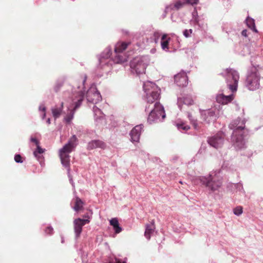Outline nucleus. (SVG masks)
Segmentation results:
<instances>
[{"instance_id":"f257e3e1","label":"nucleus","mask_w":263,"mask_h":263,"mask_svg":"<svg viewBox=\"0 0 263 263\" xmlns=\"http://www.w3.org/2000/svg\"><path fill=\"white\" fill-rule=\"evenodd\" d=\"M145 93L144 100L149 104L145 106V111L150 112L147 118V122L151 124L162 122L166 117L163 106L157 101L160 94V89L153 82L146 81L143 84Z\"/></svg>"},{"instance_id":"f03ea898","label":"nucleus","mask_w":263,"mask_h":263,"mask_svg":"<svg viewBox=\"0 0 263 263\" xmlns=\"http://www.w3.org/2000/svg\"><path fill=\"white\" fill-rule=\"evenodd\" d=\"M129 43L118 42L114 47V52H111V48L110 46L107 47L102 52L99 57V66L103 68L105 66L111 65L110 63L112 61L115 63H121L126 61L125 57L123 54L127 47Z\"/></svg>"},{"instance_id":"7ed1b4c3","label":"nucleus","mask_w":263,"mask_h":263,"mask_svg":"<svg viewBox=\"0 0 263 263\" xmlns=\"http://www.w3.org/2000/svg\"><path fill=\"white\" fill-rule=\"evenodd\" d=\"M87 76L84 74L82 78V82L79 84H77L73 86L72 89V101L74 104L73 109L70 110L64 118V121L66 123H70L73 119L76 110H77L82 104V102L84 99V89L85 88L84 84L86 80Z\"/></svg>"},{"instance_id":"20e7f679","label":"nucleus","mask_w":263,"mask_h":263,"mask_svg":"<svg viewBox=\"0 0 263 263\" xmlns=\"http://www.w3.org/2000/svg\"><path fill=\"white\" fill-rule=\"evenodd\" d=\"M220 173V171L212 172L207 176L198 177L196 180L206 188L209 193L219 192L222 184Z\"/></svg>"},{"instance_id":"39448f33","label":"nucleus","mask_w":263,"mask_h":263,"mask_svg":"<svg viewBox=\"0 0 263 263\" xmlns=\"http://www.w3.org/2000/svg\"><path fill=\"white\" fill-rule=\"evenodd\" d=\"M220 74L225 78L229 89L232 92L236 91L239 79V74L238 71L232 68H226L220 73Z\"/></svg>"},{"instance_id":"423d86ee","label":"nucleus","mask_w":263,"mask_h":263,"mask_svg":"<svg viewBox=\"0 0 263 263\" xmlns=\"http://www.w3.org/2000/svg\"><path fill=\"white\" fill-rule=\"evenodd\" d=\"M259 80L260 74L257 69L255 66L251 67L247 76L246 86L250 90H255L260 86Z\"/></svg>"},{"instance_id":"0eeeda50","label":"nucleus","mask_w":263,"mask_h":263,"mask_svg":"<svg viewBox=\"0 0 263 263\" xmlns=\"http://www.w3.org/2000/svg\"><path fill=\"white\" fill-rule=\"evenodd\" d=\"M149 62V57L146 55L134 58L130 63L132 72L137 75L144 73Z\"/></svg>"},{"instance_id":"6e6552de","label":"nucleus","mask_w":263,"mask_h":263,"mask_svg":"<svg viewBox=\"0 0 263 263\" xmlns=\"http://www.w3.org/2000/svg\"><path fill=\"white\" fill-rule=\"evenodd\" d=\"M86 98L88 102L97 104L102 101V96L95 85H91L86 93Z\"/></svg>"},{"instance_id":"1a4fd4ad","label":"nucleus","mask_w":263,"mask_h":263,"mask_svg":"<svg viewBox=\"0 0 263 263\" xmlns=\"http://www.w3.org/2000/svg\"><path fill=\"white\" fill-rule=\"evenodd\" d=\"M224 135L222 132H219L208 139V143L215 148L221 147L223 144Z\"/></svg>"},{"instance_id":"9d476101","label":"nucleus","mask_w":263,"mask_h":263,"mask_svg":"<svg viewBox=\"0 0 263 263\" xmlns=\"http://www.w3.org/2000/svg\"><path fill=\"white\" fill-rule=\"evenodd\" d=\"M245 127V121L240 118L233 121L229 125V128L233 130L232 134L241 133Z\"/></svg>"},{"instance_id":"9b49d317","label":"nucleus","mask_w":263,"mask_h":263,"mask_svg":"<svg viewBox=\"0 0 263 263\" xmlns=\"http://www.w3.org/2000/svg\"><path fill=\"white\" fill-rule=\"evenodd\" d=\"M201 119L207 123L216 120L217 116L215 110L213 109H209L200 110Z\"/></svg>"},{"instance_id":"f8f14e48","label":"nucleus","mask_w":263,"mask_h":263,"mask_svg":"<svg viewBox=\"0 0 263 263\" xmlns=\"http://www.w3.org/2000/svg\"><path fill=\"white\" fill-rule=\"evenodd\" d=\"M232 139L234 146L237 149H242L246 147V142L242 133L232 134Z\"/></svg>"},{"instance_id":"ddd939ff","label":"nucleus","mask_w":263,"mask_h":263,"mask_svg":"<svg viewBox=\"0 0 263 263\" xmlns=\"http://www.w3.org/2000/svg\"><path fill=\"white\" fill-rule=\"evenodd\" d=\"M89 222V221L88 219L80 218H77L74 220V230L76 239L80 236L82 232V227Z\"/></svg>"},{"instance_id":"4468645a","label":"nucleus","mask_w":263,"mask_h":263,"mask_svg":"<svg viewBox=\"0 0 263 263\" xmlns=\"http://www.w3.org/2000/svg\"><path fill=\"white\" fill-rule=\"evenodd\" d=\"M175 82L180 87L186 86L188 84V77L186 73L181 72L174 76Z\"/></svg>"},{"instance_id":"2eb2a0df","label":"nucleus","mask_w":263,"mask_h":263,"mask_svg":"<svg viewBox=\"0 0 263 263\" xmlns=\"http://www.w3.org/2000/svg\"><path fill=\"white\" fill-rule=\"evenodd\" d=\"M143 128L142 124L136 125L134 127L129 133L130 141L132 142H137L139 141L141 131Z\"/></svg>"},{"instance_id":"dca6fc26","label":"nucleus","mask_w":263,"mask_h":263,"mask_svg":"<svg viewBox=\"0 0 263 263\" xmlns=\"http://www.w3.org/2000/svg\"><path fill=\"white\" fill-rule=\"evenodd\" d=\"M193 103V100L191 95L184 96L182 97H178L177 105L180 110L182 109L183 105H191Z\"/></svg>"},{"instance_id":"f3484780","label":"nucleus","mask_w":263,"mask_h":263,"mask_svg":"<svg viewBox=\"0 0 263 263\" xmlns=\"http://www.w3.org/2000/svg\"><path fill=\"white\" fill-rule=\"evenodd\" d=\"M233 99L232 94L229 95H224L222 93L217 95L216 97V101L222 104H227L230 102Z\"/></svg>"},{"instance_id":"a211bd4d","label":"nucleus","mask_w":263,"mask_h":263,"mask_svg":"<svg viewBox=\"0 0 263 263\" xmlns=\"http://www.w3.org/2000/svg\"><path fill=\"white\" fill-rule=\"evenodd\" d=\"M105 147V143L99 140H92L89 142L87 145L88 149H93L96 148H104Z\"/></svg>"},{"instance_id":"6ab92c4d","label":"nucleus","mask_w":263,"mask_h":263,"mask_svg":"<svg viewBox=\"0 0 263 263\" xmlns=\"http://www.w3.org/2000/svg\"><path fill=\"white\" fill-rule=\"evenodd\" d=\"M62 165L70 172V156L68 154H59Z\"/></svg>"},{"instance_id":"aec40b11","label":"nucleus","mask_w":263,"mask_h":263,"mask_svg":"<svg viewBox=\"0 0 263 263\" xmlns=\"http://www.w3.org/2000/svg\"><path fill=\"white\" fill-rule=\"evenodd\" d=\"M170 40V37H167V35L166 34H164L161 36V47L162 49L165 51L169 52H170L169 50V42Z\"/></svg>"},{"instance_id":"412c9836","label":"nucleus","mask_w":263,"mask_h":263,"mask_svg":"<svg viewBox=\"0 0 263 263\" xmlns=\"http://www.w3.org/2000/svg\"><path fill=\"white\" fill-rule=\"evenodd\" d=\"M184 5H185V4L183 0L179 1L174 5H170V6H166L165 11L166 12L169 9H175L178 10L182 8Z\"/></svg>"},{"instance_id":"4be33fe9","label":"nucleus","mask_w":263,"mask_h":263,"mask_svg":"<svg viewBox=\"0 0 263 263\" xmlns=\"http://www.w3.org/2000/svg\"><path fill=\"white\" fill-rule=\"evenodd\" d=\"M155 226L153 223L147 224L146 227L144 235L147 240L150 239L151 234L154 232Z\"/></svg>"},{"instance_id":"5701e85b","label":"nucleus","mask_w":263,"mask_h":263,"mask_svg":"<svg viewBox=\"0 0 263 263\" xmlns=\"http://www.w3.org/2000/svg\"><path fill=\"white\" fill-rule=\"evenodd\" d=\"M92 110L94 114V118L96 120H101L103 118V114L101 110L94 105L92 108Z\"/></svg>"},{"instance_id":"b1692460","label":"nucleus","mask_w":263,"mask_h":263,"mask_svg":"<svg viewBox=\"0 0 263 263\" xmlns=\"http://www.w3.org/2000/svg\"><path fill=\"white\" fill-rule=\"evenodd\" d=\"M73 146L70 145L69 143H66L62 148L59 151V154H69L71 153L72 149L74 148Z\"/></svg>"},{"instance_id":"393cba45","label":"nucleus","mask_w":263,"mask_h":263,"mask_svg":"<svg viewBox=\"0 0 263 263\" xmlns=\"http://www.w3.org/2000/svg\"><path fill=\"white\" fill-rule=\"evenodd\" d=\"M246 23L247 26L249 28H250L251 30H252L255 32H257V30L255 27L254 20L253 18L248 17L246 19Z\"/></svg>"},{"instance_id":"a878e982","label":"nucleus","mask_w":263,"mask_h":263,"mask_svg":"<svg viewBox=\"0 0 263 263\" xmlns=\"http://www.w3.org/2000/svg\"><path fill=\"white\" fill-rule=\"evenodd\" d=\"M63 103H62L60 107H59V108L54 107V108H52L51 109L52 115L55 119L60 117V116L62 112V108H63Z\"/></svg>"},{"instance_id":"bb28decb","label":"nucleus","mask_w":263,"mask_h":263,"mask_svg":"<svg viewBox=\"0 0 263 263\" xmlns=\"http://www.w3.org/2000/svg\"><path fill=\"white\" fill-rule=\"evenodd\" d=\"M252 51L250 48L249 45H246L243 46L242 49L240 52V54L242 56H247L251 54Z\"/></svg>"},{"instance_id":"cd10ccee","label":"nucleus","mask_w":263,"mask_h":263,"mask_svg":"<svg viewBox=\"0 0 263 263\" xmlns=\"http://www.w3.org/2000/svg\"><path fill=\"white\" fill-rule=\"evenodd\" d=\"M82 206H83L82 201L80 198H77L76 199L74 206L73 207L74 210L78 212L82 208Z\"/></svg>"},{"instance_id":"c85d7f7f","label":"nucleus","mask_w":263,"mask_h":263,"mask_svg":"<svg viewBox=\"0 0 263 263\" xmlns=\"http://www.w3.org/2000/svg\"><path fill=\"white\" fill-rule=\"evenodd\" d=\"M161 33L159 31H155L154 32L153 36L151 37L152 41L155 43H157L159 42V39L161 37Z\"/></svg>"},{"instance_id":"c756f323","label":"nucleus","mask_w":263,"mask_h":263,"mask_svg":"<svg viewBox=\"0 0 263 263\" xmlns=\"http://www.w3.org/2000/svg\"><path fill=\"white\" fill-rule=\"evenodd\" d=\"M64 81L63 80H58L56 81L53 87L54 91L56 92H58L61 88L63 86Z\"/></svg>"},{"instance_id":"7c9ffc66","label":"nucleus","mask_w":263,"mask_h":263,"mask_svg":"<svg viewBox=\"0 0 263 263\" xmlns=\"http://www.w3.org/2000/svg\"><path fill=\"white\" fill-rule=\"evenodd\" d=\"M44 152V149H43L40 145L36 146V149L33 152V155L35 157L39 158L38 155L41 154Z\"/></svg>"},{"instance_id":"2f4dec72","label":"nucleus","mask_w":263,"mask_h":263,"mask_svg":"<svg viewBox=\"0 0 263 263\" xmlns=\"http://www.w3.org/2000/svg\"><path fill=\"white\" fill-rule=\"evenodd\" d=\"M234 185L235 187L236 188V189L237 190V191L240 192L243 195H245V192L243 190L242 184L241 183H237L234 184Z\"/></svg>"},{"instance_id":"473e14b6","label":"nucleus","mask_w":263,"mask_h":263,"mask_svg":"<svg viewBox=\"0 0 263 263\" xmlns=\"http://www.w3.org/2000/svg\"><path fill=\"white\" fill-rule=\"evenodd\" d=\"M176 125L178 129L180 130H182L186 131L190 128V127L188 125H186L183 123H178Z\"/></svg>"},{"instance_id":"72a5a7b5","label":"nucleus","mask_w":263,"mask_h":263,"mask_svg":"<svg viewBox=\"0 0 263 263\" xmlns=\"http://www.w3.org/2000/svg\"><path fill=\"white\" fill-rule=\"evenodd\" d=\"M77 138L76 136L73 135L70 138V139H69V140L68 141V142L67 143H69L70 145H71L73 147H75L76 145V142H77Z\"/></svg>"},{"instance_id":"f704fd0d","label":"nucleus","mask_w":263,"mask_h":263,"mask_svg":"<svg viewBox=\"0 0 263 263\" xmlns=\"http://www.w3.org/2000/svg\"><path fill=\"white\" fill-rule=\"evenodd\" d=\"M233 212L235 215L239 216L242 213V208L240 206H237L234 209Z\"/></svg>"},{"instance_id":"c9c22d12","label":"nucleus","mask_w":263,"mask_h":263,"mask_svg":"<svg viewBox=\"0 0 263 263\" xmlns=\"http://www.w3.org/2000/svg\"><path fill=\"white\" fill-rule=\"evenodd\" d=\"M188 118L192 122L194 128L196 129H198V124L197 121L194 120L192 118V115L190 114L188 115Z\"/></svg>"},{"instance_id":"e433bc0d","label":"nucleus","mask_w":263,"mask_h":263,"mask_svg":"<svg viewBox=\"0 0 263 263\" xmlns=\"http://www.w3.org/2000/svg\"><path fill=\"white\" fill-rule=\"evenodd\" d=\"M192 32H193V30L191 29H185L183 31V34L185 37H189L191 36V34L192 33Z\"/></svg>"},{"instance_id":"4c0bfd02","label":"nucleus","mask_w":263,"mask_h":263,"mask_svg":"<svg viewBox=\"0 0 263 263\" xmlns=\"http://www.w3.org/2000/svg\"><path fill=\"white\" fill-rule=\"evenodd\" d=\"M45 233L47 235H52L53 233V229L51 226H48L45 230Z\"/></svg>"},{"instance_id":"58836bf2","label":"nucleus","mask_w":263,"mask_h":263,"mask_svg":"<svg viewBox=\"0 0 263 263\" xmlns=\"http://www.w3.org/2000/svg\"><path fill=\"white\" fill-rule=\"evenodd\" d=\"M110 224L111 226H112V227H114L117 225H118L119 223V221H118V220L117 218H112L110 221Z\"/></svg>"},{"instance_id":"ea45409f","label":"nucleus","mask_w":263,"mask_h":263,"mask_svg":"<svg viewBox=\"0 0 263 263\" xmlns=\"http://www.w3.org/2000/svg\"><path fill=\"white\" fill-rule=\"evenodd\" d=\"M14 160L16 163H22L23 162L22 157L20 154H16L14 156Z\"/></svg>"},{"instance_id":"a19ab883","label":"nucleus","mask_w":263,"mask_h":263,"mask_svg":"<svg viewBox=\"0 0 263 263\" xmlns=\"http://www.w3.org/2000/svg\"><path fill=\"white\" fill-rule=\"evenodd\" d=\"M184 2L186 4L194 5L198 3V0H183Z\"/></svg>"},{"instance_id":"79ce46f5","label":"nucleus","mask_w":263,"mask_h":263,"mask_svg":"<svg viewBox=\"0 0 263 263\" xmlns=\"http://www.w3.org/2000/svg\"><path fill=\"white\" fill-rule=\"evenodd\" d=\"M113 229L116 234H118L122 231V228L119 226V224L113 227Z\"/></svg>"},{"instance_id":"37998d69","label":"nucleus","mask_w":263,"mask_h":263,"mask_svg":"<svg viewBox=\"0 0 263 263\" xmlns=\"http://www.w3.org/2000/svg\"><path fill=\"white\" fill-rule=\"evenodd\" d=\"M30 141L32 142H33L36 145V146L40 145L39 141L35 138L31 137Z\"/></svg>"},{"instance_id":"c03bdc74","label":"nucleus","mask_w":263,"mask_h":263,"mask_svg":"<svg viewBox=\"0 0 263 263\" xmlns=\"http://www.w3.org/2000/svg\"><path fill=\"white\" fill-rule=\"evenodd\" d=\"M39 109L40 111L45 112L46 107L43 104H41L40 105Z\"/></svg>"},{"instance_id":"a18cd8bd","label":"nucleus","mask_w":263,"mask_h":263,"mask_svg":"<svg viewBox=\"0 0 263 263\" xmlns=\"http://www.w3.org/2000/svg\"><path fill=\"white\" fill-rule=\"evenodd\" d=\"M68 177H69V181H70V183L71 184V185H72V186H73V187H74V182H73V180H72V178H71V176L70 175L69 173H68Z\"/></svg>"},{"instance_id":"49530a36","label":"nucleus","mask_w":263,"mask_h":263,"mask_svg":"<svg viewBox=\"0 0 263 263\" xmlns=\"http://www.w3.org/2000/svg\"><path fill=\"white\" fill-rule=\"evenodd\" d=\"M247 32L246 29L243 30L241 32V35L245 37H247L248 36Z\"/></svg>"},{"instance_id":"de8ad7c7","label":"nucleus","mask_w":263,"mask_h":263,"mask_svg":"<svg viewBox=\"0 0 263 263\" xmlns=\"http://www.w3.org/2000/svg\"><path fill=\"white\" fill-rule=\"evenodd\" d=\"M116 263H126V261H121V260L119 259H116Z\"/></svg>"},{"instance_id":"09e8293b","label":"nucleus","mask_w":263,"mask_h":263,"mask_svg":"<svg viewBox=\"0 0 263 263\" xmlns=\"http://www.w3.org/2000/svg\"><path fill=\"white\" fill-rule=\"evenodd\" d=\"M46 117V112H43V114L41 115V118L42 119H44Z\"/></svg>"},{"instance_id":"8fccbe9b","label":"nucleus","mask_w":263,"mask_h":263,"mask_svg":"<svg viewBox=\"0 0 263 263\" xmlns=\"http://www.w3.org/2000/svg\"><path fill=\"white\" fill-rule=\"evenodd\" d=\"M46 123L48 124H50L51 123V122H50V118H48L47 121H46Z\"/></svg>"},{"instance_id":"3c124183","label":"nucleus","mask_w":263,"mask_h":263,"mask_svg":"<svg viewBox=\"0 0 263 263\" xmlns=\"http://www.w3.org/2000/svg\"><path fill=\"white\" fill-rule=\"evenodd\" d=\"M61 242H62V243H64V237H61Z\"/></svg>"},{"instance_id":"603ef678","label":"nucleus","mask_w":263,"mask_h":263,"mask_svg":"<svg viewBox=\"0 0 263 263\" xmlns=\"http://www.w3.org/2000/svg\"><path fill=\"white\" fill-rule=\"evenodd\" d=\"M72 1H74V0H72Z\"/></svg>"}]
</instances>
